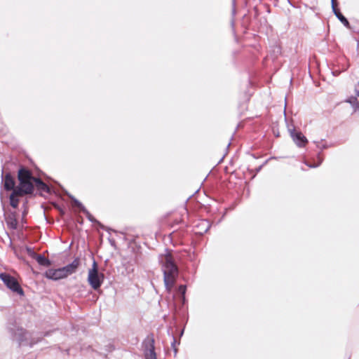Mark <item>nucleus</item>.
<instances>
[{
	"instance_id": "1",
	"label": "nucleus",
	"mask_w": 359,
	"mask_h": 359,
	"mask_svg": "<svg viewBox=\"0 0 359 359\" xmlns=\"http://www.w3.org/2000/svg\"><path fill=\"white\" fill-rule=\"evenodd\" d=\"M161 269L163 273V281L168 292H170L176 282L179 271L172 255L167 252L159 257Z\"/></svg>"
},
{
	"instance_id": "2",
	"label": "nucleus",
	"mask_w": 359,
	"mask_h": 359,
	"mask_svg": "<svg viewBox=\"0 0 359 359\" xmlns=\"http://www.w3.org/2000/svg\"><path fill=\"white\" fill-rule=\"evenodd\" d=\"M33 178L31 172L24 168L18 172L19 185L14 189L22 196L32 194L34 191Z\"/></svg>"
},
{
	"instance_id": "3",
	"label": "nucleus",
	"mask_w": 359,
	"mask_h": 359,
	"mask_svg": "<svg viewBox=\"0 0 359 359\" xmlns=\"http://www.w3.org/2000/svg\"><path fill=\"white\" fill-rule=\"evenodd\" d=\"M104 280V275L98 272L97 265L95 261H93L92 268L88 271V281L90 285L94 290L100 287Z\"/></svg>"
},
{
	"instance_id": "4",
	"label": "nucleus",
	"mask_w": 359,
	"mask_h": 359,
	"mask_svg": "<svg viewBox=\"0 0 359 359\" xmlns=\"http://www.w3.org/2000/svg\"><path fill=\"white\" fill-rule=\"evenodd\" d=\"M0 278L6 286L11 291L16 292L20 295H23V290L14 277L6 273H0Z\"/></svg>"
},
{
	"instance_id": "5",
	"label": "nucleus",
	"mask_w": 359,
	"mask_h": 359,
	"mask_svg": "<svg viewBox=\"0 0 359 359\" xmlns=\"http://www.w3.org/2000/svg\"><path fill=\"white\" fill-rule=\"evenodd\" d=\"M289 131L294 142L298 147H304L308 142L306 137L301 132H296L294 129H290Z\"/></svg>"
},
{
	"instance_id": "6",
	"label": "nucleus",
	"mask_w": 359,
	"mask_h": 359,
	"mask_svg": "<svg viewBox=\"0 0 359 359\" xmlns=\"http://www.w3.org/2000/svg\"><path fill=\"white\" fill-rule=\"evenodd\" d=\"M79 265H80V260L79 258H76L69 264H67L65 266L61 267L65 278H67V276L74 273L76 271Z\"/></svg>"
},
{
	"instance_id": "7",
	"label": "nucleus",
	"mask_w": 359,
	"mask_h": 359,
	"mask_svg": "<svg viewBox=\"0 0 359 359\" xmlns=\"http://www.w3.org/2000/svg\"><path fill=\"white\" fill-rule=\"evenodd\" d=\"M45 276L51 280H57L60 279L65 278L62 273V269H50L45 273Z\"/></svg>"
},
{
	"instance_id": "8",
	"label": "nucleus",
	"mask_w": 359,
	"mask_h": 359,
	"mask_svg": "<svg viewBox=\"0 0 359 359\" xmlns=\"http://www.w3.org/2000/svg\"><path fill=\"white\" fill-rule=\"evenodd\" d=\"M16 217V213L13 212L8 213L5 218L8 227L12 230H16L19 228V224Z\"/></svg>"
},
{
	"instance_id": "9",
	"label": "nucleus",
	"mask_w": 359,
	"mask_h": 359,
	"mask_svg": "<svg viewBox=\"0 0 359 359\" xmlns=\"http://www.w3.org/2000/svg\"><path fill=\"white\" fill-rule=\"evenodd\" d=\"M144 358L145 359H157L154 350V339H151L147 343L146 348L144 351Z\"/></svg>"
},
{
	"instance_id": "10",
	"label": "nucleus",
	"mask_w": 359,
	"mask_h": 359,
	"mask_svg": "<svg viewBox=\"0 0 359 359\" xmlns=\"http://www.w3.org/2000/svg\"><path fill=\"white\" fill-rule=\"evenodd\" d=\"M332 1V11L338 18V20L347 28L350 27V24L348 20L341 13L339 9L336 8L335 0Z\"/></svg>"
},
{
	"instance_id": "11",
	"label": "nucleus",
	"mask_w": 359,
	"mask_h": 359,
	"mask_svg": "<svg viewBox=\"0 0 359 359\" xmlns=\"http://www.w3.org/2000/svg\"><path fill=\"white\" fill-rule=\"evenodd\" d=\"M3 182H4V189L7 191H13L15 188V181L13 177L11 175L10 173H6L4 178H3Z\"/></svg>"
},
{
	"instance_id": "12",
	"label": "nucleus",
	"mask_w": 359,
	"mask_h": 359,
	"mask_svg": "<svg viewBox=\"0 0 359 359\" xmlns=\"http://www.w3.org/2000/svg\"><path fill=\"white\" fill-rule=\"evenodd\" d=\"M22 196L21 194L13 190L9 196L10 205L13 208H16L19 204V198Z\"/></svg>"
},
{
	"instance_id": "13",
	"label": "nucleus",
	"mask_w": 359,
	"mask_h": 359,
	"mask_svg": "<svg viewBox=\"0 0 359 359\" xmlns=\"http://www.w3.org/2000/svg\"><path fill=\"white\" fill-rule=\"evenodd\" d=\"M27 334L28 333L25 330H24L22 328H20L16 330L14 334V337L15 339L19 341L20 344H21L25 340L27 339Z\"/></svg>"
},
{
	"instance_id": "14",
	"label": "nucleus",
	"mask_w": 359,
	"mask_h": 359,
	"mask_svg": "<svg viewBox=\"0 0 359 359\" xmlns=\"http://www.w3.org/2000/svg\"><path fill=\"white\" fill-rule=\"evenodd\" d=\"M198 228H200V231H196V233L203 234V233L207 232V231L209 229L210 225L207 220H201L199 222L198 224L197 225Z\"/></svg>"
},
{
	"instance_id": "15",
	"label": "nucleus",
	"mask_w": 359,
	"mask_h": 359,
	"mask_svg": "<svg viewBox=\"0 0 359 359\" xmlns=\"http://www.w3.org/2000/svg\"><path fill=\"white\" fill-rule=\"evenodd\" d=\"M74 205L78 207L81 211H82L84 214H86V215L87 216V217L90 220V221H93V217L92 215H90V213L85 208V207L77 200H74Z\"/></svg>"
},
{
	"instance_id": "16",
	"label": "nucleus",
	"mask_w": 359,
	"mask_h": 359,
	"mask_svg": "<svg viewBox=\"0 0 359 359\" xmlns=\"http://www.w3.org/2000/svg\"><path fill=\"white\" fill-rule=\"evenodd\" d=\"M33 180H34V182H35L36 187L39 189H41V191H46V192H48L49 189H48V186L44 182H43L40 179L35 177V178H33Z\"/></svg>"
},
{
	"instance_id": "17",
	"label": "nucleus",
	"mask_w": 359,
	"mask_h": 359,
	"mask_svg": "<svg viewBox=\"0 0 359 359\" xmlns=\"http://www.w3.org/2000/svg\"><path fill=\"white\" fill-rule=\"evenodd\" d=\"M36 259L40 265L48 266L50 264L49 260L41 255H37Z\"/></svg>"
},
{
	"instance_id": "18",
	"label": "nucleus",
	"mask_w": 359,
	"mask_h": 359,
	"mask_svg": "<svg viewBox=\"0 0 359 359\" xmlns=\"http://www.w3.org/2000/svg\"><path fill=\"white\" fill-rule=\"evenodd\" d=\"M178 291L180 294H182V295L184 297V294H185V292H186V286L185 285H180L179 287H178Z\"/></svg>"
},
{
	"instance_id": "19",
	"label": "nucleus",
	"mask_w": 359,
	"mask_h": 359,
	"mask_svg": "<svg viewBox=\"0 0 359 359\" xmlns=\"http://www.w3.org/2000/svg\"><path fill=\"white\" fill-rule=\"evenodd\" d=\"M354 105L353 107L355 111H359V102L358 100L354 101Z\"/></svg>"
},
{
	"instance_id": "20",
	"label": "nucleus",
	"mask_w": 359,
	"mask_h": 359,
	"mask_svg": "<svg viewBox=\"0 0 359 359\" xmlns=\"http://www.w3.org/2000/svg\"><path fill=\"white\" fill-rule=\"evenodd\" d=\"M355 100H357V98H355V97H351V98H350L347 102H348L352 105V107H353V105H354V104H355V103H354V101H355Z\"/></svg>"
},
{
	"instance_id": "21",
	"label": "nucleus",
	"mask_w": 359,
	"mask_h": 359,
	"mask_svg": "<svg viewBox=\"0 0 359 359\" xmlns=\"http://www.w3.org/2000/svg\"><path fill=\"white\" fill-rule=\"evenodd\" d=\"M306 165H307L309 168H316V167H318V166L320 165V163L316 164V165H311V164H308V163H306Z\"/></svg>"
},
{
	"instance_id": "22",
	"label": "nucleus",
	"mask_w": 359,
	"mask_h": 359,
	"mask_svg": "<svg viewBox=\"0 0 359 359\" xmlns=\"http://www.w3.org/2000/svg\"><path fill=\"white\" fill-rule=\"evenodd\" d=\"M175 342H176V341H175V339L174 338V339H173V342L172 343V346L173 347H174V346H175Z\"/></svg>"
},
{
	"instance_id": "23",
	"label": "nucleus",
	"mask_w": 359,
	"mask_h": 359,
	"mask_svg": "<svg viewBox=\"0 0 359 359\" xmlns=\"http://www.w3.org/2000/svg\"><path fill=\"white\" fill-rule=\"evenodd\" d=\"M356 95L359 97V90H356Z\"/></svg>"
},
{
	"instance_id": "24",
	"label": "nucleus",
	"mask_w": 359,
	"mask_h": 359,
	"mask_svg": "<svg viewBox=\"0 0 359 359\" xmlns=\"http://www.w3.org/2000/svg\"><path fill=\"white\" fill-rule=\"evenodd\" d=\"M1 200H2L3 199V194H1Z\"/></svg>"
}]
</instances>
